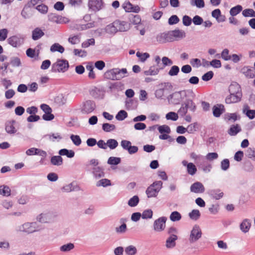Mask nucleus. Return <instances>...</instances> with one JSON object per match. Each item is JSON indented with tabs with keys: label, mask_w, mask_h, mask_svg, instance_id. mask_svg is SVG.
<instances>
[{
	"label": "nucleus",
	"mask_w": 255,
	"mask_h": 255,
	"mask_svg": "<svg viewBox=\"0 0 255 255\" xmlns=\"http://www.w3.org/2000/svg\"><path fill=\"white\" fill-rule=\"evenodd\" d=\"M74 245L72 243H68L67 244L64 245L60 247V251L63 252H67L73 249Z\"/></svg>",
	"instance_id": "obj_57"
},
{
	"label": "nucleus",
	"mask_w": 255,
	"mask_h": 255,
	"mask_svg": "<svg viewBox=\"0 0 255 255\" xmlns=\"http://www.w3.org/2000/svg\"><path fill=\"white\" fill-rule=\"evenodd\" d=\"M107 147H109L110 149H114L118 146V142L115 139H109L107 141Z\"/></svg>",
	"instance_id": "obj_46"
},
{
	"label": "nucleus",
	"mask_w": 255,
	"mask_h": 255,
	"mask_svg": "<svg viewBox=\"0 0 255 255\" xmlns=\"http://www.w3.org/2000/svg\"><path fill=\"white\" fill-rule=\"evenodd\" d=\"M89 9L94 12H97L104 8L105 3L103 0H88Z\"/></svg>",
	"instance_id": "obj_10"
},
{
	"label": "nucleus",
	"mask_w": 255,
	"mask_h": 255,
	"mask_svg": "<svg viewBox=\"0 0 255 255\" xmlns=\"http://www.w3.org/2000/svg\"><path fill=\"white\" fill-rule=\"evenodd\" d=\"M190 191L195 193H202L205 191V187L202 183L196 182L191 185Z\"/></svg>",
	"instance_id": "obj_18"
},
{
	"label": "nucleus",
	"mask_w": 255,
	"mask_h": 255,
	"mask_svg": "<svg viewBox=\"0 0 255 255\" xmlns=\"http://www.w3.org/2000/svg\"><path fill=\"white\" fill-rule=\"evenodd\" d=\"M114 22L117 32L127 31L130 29V24L126 21L116 20Z\"/></svg>",
	"instance_id": "obj_14"
},
{
	"label": "nucleus",
	"mask_w": 255,
	"mask_h": 255,
	"mask_svg": "<svg viewBox=\"0 0 255 255\" xmlns=\"http://www.w3.org/2000/svg\"><path fill=\"white\" fill-rule=\"evenodd\" d=\"M212 16L215 18L217 21L219 23L223 22L226 21V17L225 15L221 14V10L220 9H216L212 11Z\"/></svg>",
	"instance_id": "obj_23"
},
{
	"label": "nucleus",
	"mask_w": 255,
	"mask_h": 255,
	"mask_svg": "<svg viewBox=\"0 0 255 255\" xmlns=\"http://www.w3.org/2000/svg\"><path fill=\"white\" fill-rule=\"evenodd\" d=\"M190 3L192 5L196 6L199 8L205 6V3L203 0H191Z\"/></svg>",
	"instance_id": "obj_53"
},
{
	"label": "nucleus",
	"mask_w": 255,
	"mask_h": 255,
	"mask_svg": "<svg viewBox=\"0 0 255 255\" xmlns=\"http://www.w3.org/2000/svg\"><path fill=\"white\" fill-rule=\"evenodd\" d=\"M67 97L63 94H59L55 98V102L59 106L64 105L67 102Z\"/></svg>",
	"instance_id": "obj_35"
},
{
	"label": "nucleus",
	"mask_w": 255,
	"mask_h": 255,
	"mask_svg": "<svg viewBox=\"0 0 255 255\" xmlns=\"http://www.w3.org/2000/svg\"><path fill=\"white\" fill-rule=\"evenodd\" d=\"M122 7L127 12L138 13L140 11V7L137 5H132L129 1H126L122 4Z\"/></svg>",
	"instance_id": "obj_15"
},
{
	"label": "nucleus",
	"mask_w": 255,
	"mask_h": 255,
	"mask_svg": "<svg viewBox=\"0 0 255 255\" xmlns=\"http://www.w3.org/2000/svg\"><path fill=\"white\" fill-rule=\"evenodd\" d=\"M128 117V113L124 110H121L116 116L118 121H123Z\"/></svg>",
	"instance_id": "obj_56"
},
{
	"label": "nucleus",
	"mask_w": 255,
	"mask_h": 255,
	"mask_svg": "<svg viewBox=\"0 0 255 255\" xmlns=\"http://www.w3.org/2000/svg\"><path fill=\"white\" fill-rule=\"evenodd\" d=\"M26 36L21 33H17L9 36L7 39V43L11 47L18 48L21 47L25 42Z\"/></svg>",
	"instance_id": "obj_4"
},
{
	"label": "nucleus",
	"mask_w": 255,
	"mask_h": 255,
	"mask_svg": "<svg viewBox=\"0 0 255 255\" xmlns=\"http://www.w3.org/2000/svg\"><path fill=\"white\" fill-rule=\"evenodd\" d=\"M153 216V212L151 209H146L141 214V218L143 219H151Z\"/></svg>",
	"instance_id": "obj_49"
},
{
	"label": "nucleus",
	"mask_w": 255,
	"mask_h": 255,
	"mask_svg": "<svg viewBox=\"0 0 255 255\" xmlns=\"http://www.w3.org/2000/svg\"><path fill=\"white\" fill-rule=\"evenodd\" d=\"M104 76L106 78L112 80H120L128 76V71L126 68H113L107 71Z\"/></svg>",
	"instance_id": "obj_1"
},
{
	"label": "nucleus",
	"mask_w": 255,
	"mask_h": 255,
	"mask_svg": "<svg viewBox=\"0 0 255 255\" xmlns=\"http://www.w3.org/2000/svg\"><path fill=\"white\" fill-rule=\"evenodd\" d=\"M230 167V161L228 159H224L221 162V168L224 171L227 170Z\"/></svg>",
	"instance_id": "obj_63"
},
{
	"label": "nucleus",
	"mask_w": 255,
	"mask_h": 255,
	"mask_svg": "<svg viewBox=\"0 0 255 255\" xmlns=\"http://www.w3.org/2000/svg\"><path fill=\"white\" fill-rule=\"evenodd\" d=\"M200 213L198 210L194 209L189 214V216L192 220H197L200 217Z\"/></svg>",
	"instance_id": "obj_51"
},
{
	"label": "nucleus",
	"mask_w": 255,
	"mask_h": 255,
	"mask_svg": "<svg viewBox=\"0 0 255 255\" xmlns=\"http://www.w3.org/2000/svg\"><path fill=\"white\" fill-rule=\"evenodd\" d=\"M48 18L49 21L59 24L65 23L68 21L67 18L53 13H49Z\"/></svg>",
	"instance_id": "obj_13"
},
{
	"label": "nucleus",
	"mask_w": 255,
	"mask_h": 255,
	"mask_svg": "<svg viewBox=\"0 0 255 255\" xmlns=\"http://www.w3.org/2000/svg\"><path fill=\"white\" fill-rule=\"evenodd\" d=\"M49 137V139L52 141H55L56 140L59 141L62 137L58 133H50L47 135Z\"/></svg>",
	"instance_id": "obj_59"
},
{
	"label": "nucleus",
	"mask_w": 255,
	"mask_h": 255,
	"mask_svg": "<svg viewBox=\"0 0 255 255\" xmlns=\"http://www.w3.org/2000/svg\"><path fill=\"white\" fill-rule=\"evenodd\" d=\"M60 155H66L68 158H72L75 155V152L72 150H68L66 148L61 149L59 151Z\"/></svg>",
	"instance_id": "obj_36"
},
{
	"label": "nucleus",
	"mask_w": 255,
	"mask_h": 255,
	"mask_svg": "<svg viewBox=\"0 0 255 255\" xmlns=\"http://www.w3.org/2000/svg\"><path fill=\"white\" fill-rule=\"evenodd\" d=\"M229 91L230 94L242 93L240 85L237 82H233L231 84L229 87Z\"/></svg>",
	"instance_id": "obj_29"
},
{
	"label": "nucleus",
	"mask_w": 255,
	"mask_h": 255,
	"mask_svg": "<svg viewBox=\"0 0 255 255\" xmlns=\"http://www.w3.org/2000/svg\"><path fill=\"white\" fill-rule=\"evenodd\" d=\"M91 96L96 99H102L105 96V92L104 91L94 87L90 91Z\"/></svg>",
	"instance_id": "obj_20"
},
{
	"label": "nucleus",
	"mask_w": 255,
	"mask_h": 255,
	"mask_svg": "<svg viewBox=\"0 0 255 255\" xmlns=\"http://www.w3.org/2000/svg\"><path fill=\"white\" fill-rule=\"evenodd\" d=\"M158 129L160 133H169L170 132V128L167 125H162L158 126Z\"/></svg>",
	"instance_id": "obj_62"
},
{
	"label": "nucleus",
	"mask_w": 255,
	"mask_h": 255,
	"mask_svg": "<svg viewBox=\"0 0 255 255\" xmlns=\"http://www.w3.org/2000/svg\"><path fill=\"white\" fill-rule=\"evenodd\" d=\"M243 112L250 119H253L255 118V110L249 109L248 106L244 107Z\"/></svg>",
	"instance_id": "obj_34"
},
{
	"label": "nucleus",
	"mask_w": 255,
	"mask_h": 255,
	"mask_svg": "<svg viewBox=\"0 0 255 255\" xmlns=\"http://www.w3.org/2000/svg\"><path fill=\"white\" fill-rule=\"evenodd\" d=\"M169 33L173 41L175 40V38H183L186 36L185 32L182 30L175 29Z\"/></svg>",
	"instance_id": "obj_24"
},
{
	"label": "nucleus",
	"mask_w": 255,
	"mask_h": 255,
	"mask_svg": "<svg viewBox=\"0 0 255 255\" xmlns=\"http://www.w3.org/2000/svg\"><path fill=\"white\" fill-rule=\"evenodd\" d=\"M111 185V183L110 180L108 179H102L98 181L96 183L97 187H107Z\"/></svg>",
	"instance_id": "obj_48"
},
{
	"label": "nucleus",
	"mask_w": 255,
	"mask_h": 255,
	"mask_svg": "<svg viewBox=\"0 0 255 255\" xmlns=\"http://www.w3.org/2000/svg\"><path fill=\"white\" fill-rule=\"evenodd\" d=\"M202 233L200 227L195 225L193 226L191 231L189 238V241L190 243L196 242L202 237Z\"/></svg>",
	"instance_id": "obj_9"
},
{
	"label": "nucleus",
	"mask_w": 255,
	"mask_h": 255,
	"mask_svg": "<svg viewBox=\"0 0 255 255\" xmlns=\"http://www.w3.org/2000/svg\"><path fill=\"white\" fill-rule=\"evenodd\" d=\"M125 221H126V219L124 218L121 219L120 222L123 223V224L119 227H117L115 228V231L117 233L122 234L126 232L127 230V226L124 223Z\"/></svg>",
	"instance_id": "obj_31"
},
{
	"label": "nucleus",
	"mask_w": 255,
	"mask_h": 255,
	"mask_svg": "<svg viewBox=\"0 0 255 255\" xmlns=\"http://www.w3.org/2000/svg\"><path fill=\"white\" fill-rule=\"evenodd\" d=\"M165 117L167 120H172L173 121H176L178 119V115L177 113L173 112H170L166 115Z\"/></svg>",
	"instance_id": "obj_54"
},
{
	"label": "nucleus",
	"mask_w": 255,
	"mask_h": 255,
	"mask_svg": "<svg viewBox=\"0 0 255 255\" xmlns=\"http://www.w3.org/2000/svg\"><path fill=\"white\" fill-rule=\"evenodd\" d=\"M40 228L36 222H25L16 227L15 231L17 233H24L27 234L39 232Z\"/></svg>",
	"instance_id": "obj_3"
},
{
	"label": "nucleus",
	"mask_w": 255,
	"mask_h": 255,
	"mask_svg": "<svg viewBox=\"0 0 255 255\" xmlns=\"http://www.w3.org/2000/svg\"><path fill=\"white\" fill-rule=\"evenodd\" d=\"M125 252L127 255H135L137 254V250L135 246L130 245L125 248Z\"/></svg>",
	"instance_id": "obj_39"
},
{
	"label": "nucleus",
	"mask_w": 255,
	"mask_h": 255,
	"mask_svg": "<svg viewBox=\"0 0 255 255\" xmlns=\"http://www.w3.org/2000/svg\"><path fill=\"white\" fill-rule=\"evenodd\" d=\"M50 161L53 165L60 166L63 163V159L60 155L53 156L51 158Z\"/></svg>",
	"instance_id": "obj_38"
},
{
	"label": "nucleus",
	"mask_w": 255,
	"mask_h": 255,
	"mask_svg": "<svg viewBox=\"0 0 255 255\" xmlns=\"http://www.w3.org/2000/svg\"><path fill=\"white\" fill-rule=\"evenodd\" d=\"M93 173L95 177L97 179L104 176V172L103 169L100 167L97 166L93 168Z\"/></svg>",
	"instance_id": "obj_32"
},
{
	"label": "nucleus",
	"mask_w": 255,
	"mask_h": 255,
	"mask_svg": "<svg viewBox=\"0 0 255 255\" xmlns=\"http://www.w3.org/2000/svg\"><path fill=\"white\" fill-rule=\"evenodd\" d=\"M139 201L138 197L137 195H134L128 200V204L131 207H134L137 205Z\"/></svg>",
	"instance_id": "obj_43"
},
{
	"label": "nucleus",
	"mask_w": 255,
	"mask_h": 255,
	"mask_svg": "<svg viewBox=\"0 0 255 255\" xmlns=\"http://www.w3.org/2000/svg\"><path fill=\"white\" fill-rule=\"evenodd\" d=\"M52 215L50 213H41L37 217V220L42 223L50 222L51 221Z\"/></svg>",
	"instance_id": "obj_26"
},
{
	"label": "nucleus",
	"mask_w": 255,
	"mask_h": 255,
	"mask_svg": "<svg viewBox=\"0 0 255 255\" xmlns=\"http://www.w3.org/2000/svg\"><path fill=\"white\" fill-rule=\"evenodd\" d=\"M163 183L161 181H156L151 184L146 190L148 198L155 197L162 187Z\"/></svg>",
	"instance_id": "obj_6"
},
{
	"label": "nucleus",
	"mask_w": 255,
	"mask_h": 255,
	"mask_svg": "<svg viewBox=\"0 0 255 255\" xmlns=\"http://www.w3.org/2000/svg\"><path fill=\"white\" fill-rule=\"evenodd\" d=\"M10 189L6 185L0 186V194L3 196H9L10 195Z\"/></svg>",
	"instance_id": "obj_40"
},
{
	"label": "nucleus",
	"mask_w": 255,
	"mask_h": 255,
	"mask_svg": "<svg viewBox=\"0 0 255 255\" xmlns=\"http://www.w3.org/2000/svg\"><path fill=\"white\" fill-rule=\"evenodd\" d=\"M179 72V68L178 66L174 65L171 67L170 70L168 72V74L171 76H174L177 75Z\"/></svg>",
	"instance_id": "obj_60"
},
{
	"label": "nucleus",
	"mask_w": 255,
	"mask_h": 255,
	"mask_svg": "<svg viewBox=\"0 0 255 255\" xmlns=\"http://www.w3.org/2000/svg\"><path fill=\"white\" fill-rule=\"evenodd\" d=\"M224 112V106L222 104H217L213 107V114L216 118L219 117Z\"/></svg>",
	"instance_id": "obj_25"
},
{
	"label": "nucleus",
	"mask_w": 255,
	"mask_h": 255,
	"mask_svg": "<svg viewBox=\"0 0 255 255\" xmlns=\"http://www.w3.org/2000/svg\"><path fill=\"white\" fill-rule=\"evenodd\" d=\"M196 107L191 99H186L185 101L182 104L180 108L178 111V115L180 116L183 117L185 116L187 113L188 109H189L192 112H194L196 110Z\"/></svg>",
	"instance_id": "obj_8"
},
{
	"label": "nucleus",
	"mask_w": 255,
	"mask_h": 255,
	"mask_svg": "<svg viewBox=\"0 0 255 255\" xmlns=\"http://www.w3.org/2000/svg\"><path fill=\"white\" fill-rule=\"evenodd\" d=\"M190 92L187 90L175 92L170 95L168 99L172 104H179L185 99H187L188 94Z\"/></svg>",
	"instance_id": "obj_5"
},
{
	"label": "nucleus",
	"mask_w": 255,
	"mask_h": 255,
	"mask_svg": "<svg viewBox=\"0 0 255 255\" xmlns=\"http://www.w3.org/2000/svg\"><path fill=\"white\" fill-rule=\"evenodd\" d=\"M96 108L95 103L92 100H87L83 103L81 107V112L83 114H88L92 113Z\"/></svg>",
	"instance_id": "obj_12"
},
{
	"label": "nucleus",
	"mask_w": 255,
	"mask_h": 255,
	"mask_svg": "<svg viewBox=\"0 0 255 255\" xmlns=\"http://www.w3.org/2000/svg\"><path fill=\"white\" fill-rule=\"evenodd\" d=\"M69 68L68 61L65 59H57L56 62L54 63L51 67L52 72H64Z\"/></svg>",
	"instance_id": "obj_7"
},
{
	"label": "nucleus",
	"mask_w": 255,
	"mask_h": 255,
	"mask_svg": "<svg viewBox=\"0 0 255 255\" xmlns=\"http://www.w3.org/2000/svg\"><path fill=\"white\" fill-rule=\"evenodd\" d=\"M241 131V128L239 125L232 126L228 130V133L231 136H235Z\"/></svg>",
	"instance_id": "obj_37"
},
{
	"label": "nucleus",
	"mask_w": 255,
	"mask_h": 255,
	"mask_svg": "<svg viewBox=\"0 0 255 255\" xmlns=\"http://www.w3.org/2000/svg\"><path fill=\"white\" fill-rule=\"evenodd\" d=\"M44 35V32L39 27H36L32 31V39L37 40Z\"/></svg>",
	"instance_id": "obj_30"
},
{
	"label": "nucleus",
	"mask_w": 255,
	"mask_h": 255,
	"mask_svg": "<svg viewBox=\"0 0 255 255\" xmlns=\"http://www.w3.org/2000/svg\"><path fill=\"white\" fill-rule=\"evenodd\" d=\"M242 14L245 17H255V11L251 8L244 10Z\"/></svg>",
	"instance_id": "obj_55"
},
{
	"label": "nucleus",
	"mask_w": 255,
	"mask_h": 255,
	"mask_svg": "<svg viewBox=\"0 0 255 255\" xmlns=\"http://www.w3.org/2000/svg\"><path fill=\"white\" fill-rule=\"evenodd\" d=\"M136 55L141 62H144L146 59L150 57L149 54L146 52L141 53L140 52H137Z\"/></svg>",
	"instance_id": "obj_47"
},
{
	"label": "nucleus",
	"mask_w": 255,
	"mask_h": 255,
	"mask_svg": "<svg viewBox=\"0 0 255 255\" xmlns=\"http://www.w3.org/2000/svg\"><path fill=\"white\" fill-rule=\"evenodd\" d=\"M70 139L76 146H79L81 144L82 140L79 135L71 134Z\"/></svg>",
	"instance_id": "obj_52"
},
{
	"label": "nucleus",
	"mask_w": 255,
	"mask_h": 255,
	"mask_svg": "<svg viewBox=\"0 0 255 255\" xmlns=\"http://www.w3.org/2000/svg\"><path fill=\"white\" fill-rule=\"evenodd\" d=\"M116 129V126L113 124L104 123L102 125V129L105 132H111Z\"/></svg>",
	"instance_id": "obj_44"
},
{
	"label": "nucleus",
	"mask_w": 255,
	"mask_h": 255,
	"mask_svg": "<svg viewBox=\"0 0 255 255\" xmlns=\"http://www.w3.org/2000/svg\"><path fill=\"white\" fill-rule=\"evenodd\" d=\"M243 10V7L241 5H237L231 8L230 14L232 16H235L239 14Z\"/></svg>",
	"instance_id": "obj_42"
},
{
	"label": "nucleus",
	"mask_w": 255,
	"mask_h": 255,
	"mask_svg": "<svg viewBox=\"0 0 255 255\" xmlns=\"http://www.w3.org/2000/svg\"><path fill=\"white\" fill-rule=\"evenodd\" d=\"M159 70L154 66H151L148 70L144 71V74L146 76H154L158 74Z\"/></svg>",
	"instance_id": "obj_41"
},
{
	"label": "nucleus",
	"mask_w": 255,
	"mask_h": 255,
	"mask_svg": "<svg viewBox=\"0 0 255 255\" xmlns=\"http://www.w3.org/2000/svg\"><path fill=\"white\" fill-rule=\"evenodd\" d=\"M101 33H106L110 35H114L117 32V29L115 25V22L107 25L105 28L101 29Z\"/></svg>",
	"instance_id": "obj_22"
},
{
	"label": "nucleus",
	"mask_w": 255,
	"mask_h": 255,
	"mask_svg": "<svg viewBox=\"0 0 255 255\" xmlns=\"http://www.w3.org/2000/svg\"><path fill=\"white\" fill-rule=\"evenodd\" d=\"M221 57L225 61H228L231 59V55H229V50L227 48L224 49L222 51Z\"/></svg>",
	"instance_id": "obj_58"
},
{
	"label": "nucleus",
	"mask_w": 255,
	"mask_h": 255,
	"mask_svg": "<svg viewBox=\"0 0 255 255\" xmlns=\"http://www.w3.org/2000/svg\"><path fill=\"white\" fill-rule=\"evenodd\" d=\"M167 218L161 217L154 221L153 227L154 231L156 232H161L164 230L166 227V222Z\"/></svg>",
	"instance_id": "obj_11"
},
{
	"label": "nucleus",
	"mask_w": 255,
	"mask_h": 255,
	"mask_svg": "<svg viewBox=\"0 0 255 255\" xmlns=\"http://www.w3.org/2000/svg\"><path fill=\"white\" fill-rule=\"evenodd\" d=\"M242 96V93H238L236 94L235 93L230 94L226 99L225 102L227 104L235 103L240 101Z\"/></svg>",
	"instance_id": "obj_21"
},
{
	"label": "nucleus",
	"mask_w": 255,
	"mask_h": 255,
	"mask_svg": "<svg viewBox=\"0 0 255 255\" xmlns=\"http://www.w3.org/2000/svg\"><path fill=\"white\" fill-rule=\"evenodd\" d=\"M170 219L172 222L179 221L181 219V214L177 211H174L170 215Z\"/></svg>",
	"instance_id": "obj_50"
},
{
	"label": "nucleus",
	"mask_w": 255,
	"mask_h": 255,
	"mask_svg": "<svg viewBox=\"0 0 255 255\" xmlns=\"http://www.w3.org/2000/svg\"><path fill=\"white\" fill-rule=\"evenodd\" d=\"M213 76H214L213 72L212 71H210L206 73L205 74H204L202 76V80H203L204 81H208L210 80L211 79H212V78L213 77Z\"/></svg>",
	"instance_id": "obj_64"
},
{
	"label": "nucleus",
	"mask_w": 255,
	"mask_h": 255,
	"mask_svg": "<svg viewBox=\"0 0 255 255\" xmlns=\"http://www.w3.org/2000/svg\"><path fill=\"white\" fill-rule=\"evenodd\" d=\"M187 171L189 174L194 175L197 171V168L193 163H189L187 165Z\"/></svg>",
	"instance_id": "obj_45"
},
{
	"label": "nucleus",
	"mask_w": 255,
	"mask_h": 255,
	"mask_svg": "<svg viewBox=\"0 0 255 255\" xmlns=\"http://www.w3.org/2000/svg\"><path fill=\"white\" fill-rule=\"evenodd\" d=\"M50 51L52 52H59L63 53L64 52V48L58 43H55L50 47Z\"/></svg>",
	"instance_id": "obj_33"
},
{
	"label": "nucleus",
	"mask_w": 255,
	"mask_h": 255,
	"mask_svg": "<svg viewBox=\"0 0 255 255\" xmlns=\"http://www.w3.org/2000/svg\"><path fill=\"white\" fill-rule=\"evenodd\" d=\"M208 194L213 199L219 200L224 196V193L219 189H210L207 191Z\"/></svg>",
	"instance_id": "obj_17"
},
{
	"label": "nucleus",
	"mask_w": 255,
	"mask_h": 255,
	"mask_svg": "<svg viewBox=\"0 0 255 255\" xmlns=\"http://www.w3.org/2000/svg\"><path fill=\"white\" fill-rule=\"evenodd\" d=\"M156 41L160 43H164L167 42L173 41L171 36H170L169 33H161L157 35Z\"/></svg>",
	"instance_id": "obj_19"
},
{
	"label": "nucleus",
	"mask_w": 255,
	"mask_h": 255,
	"mask_svg": "<svg viewBox=\"0 0 255 255\" xmlns=\"http://www.w3.org/2000/svg\"><path fill=\"white\" fill-rule=\"evenodd\" d=\"M251 223L250 220L248 219H244L241 223L240 228L241 230L244 233H247L250 230Z\"/></svg>",
	"instance_id": "obj_28"
},
{
	"label": "nucleus",
	"mask_w": 255,
	"mask_h": 255,
	"mask_svg": "<svg viewBox=\"0 0 255 255\" xmlns=\"http://www.w3.org/2000/svg\"><path fill=\"white\" fill-rule=\"evenodd\" d=\"M121 158L116 157H110L108 160V163L111 165H118L121 162Z\"/></svg>",
	"instance_id": "obj_61"
},
{
	"label": "nucleus",
	"mask_w": 255,
	"mask_h": 255,
	"mask_svg": "<svg viewBox=\"0 0 255 255\" xmlns=\"http://www.w3.org/2000/svg\"><path fill=\"white\" fill-rule=\"evenodd\" d=\"M241 72L247 78H253L255 77V71L249 67L245 66L242 68Z\"/></svg>",
	"instance_id": "obj_27"
},
{
	"label": "nucleus",
	"mask_w": 255,
	"mask_h": 255,
	"mask_svg": "<svg viewBox=\"0 0 255 255\" xmlns=\"http://www.w3.org/2000/svg\"><path fill=\"white\" fill-rule=\"evenodd\" d=\"M166 233L169 236L165 241V247L168 249H171L176 246V241L178 240V229L173 226L168 228Z\"/></svg>",
	"instance_id": "obj_2"
},
{
	"label": "nucleus",
	"mask_w": 255,
	"mask_h": 255,
	"mask_svg": "<svg viewBox=\"0 0 255 255\" xmlns=\"http://www.w3.org/2000/svg\"><path fill=\"white\" fill-rule=\"evenodd\" d=\"M16 122L15 120L7 121L5 124V129L8 134H14L16 132L17 129L15 127Z\"/></svg>",
	"instance_id": "obj_16"
}]
</instances>
